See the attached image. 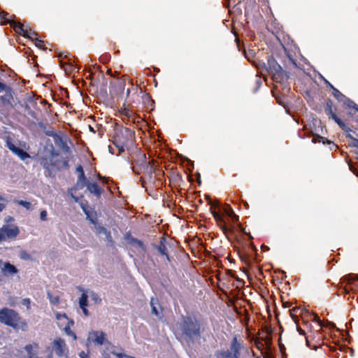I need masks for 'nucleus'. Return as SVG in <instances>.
<instances>
[{"label": "nucleus", "mask_w": 358, "mask_h": 358, "mask_svg": "<svg viewBox=\"0 0 358 358\" xmlns=\"http://www.w3.org/2000/svg\"><path fill=\"white\" fill-rule=\"evenodd\" d=\"M133 170L137 173L141 174V173H145L149 178L150 182L155 181V177L153 173L155 171V168L153 165L150 164V162H146L145 155L141 154L139 159L136 162Z\"/></svg>", "instance_id": "nucleus-1"}, {"label": "nucleus", "mask_w": 358, "mask_h": 358, "mask_svg": "<svg viewBox=\"0 0 358 358\" xmlns=\"http://www.w3.org/2000/svg\"><path fill=\"white\" fill-rule=\"evenodd\" d=\"M20 320V317L15 310L7 308L0 310V322L3 324L17 329Z\"/></svg>", "instance_id": "nucleus-2"}, {"label": "nucleus", "mask_w": 358, "mask_h": 358, "mask_svg": "<svg viewBox=\"0 0 358 358\" xmlns=\"http://www.w3.org/2000/svg\"><path fill=\"white\" fill-rule=\"evenodd\" d=\"M183 333L189 338L199 337L200 336V326L197 320L191 317L183 318L181 324Z\"/></svg>", "instance_id": "nucleus-3"}, {"label": "nucleus", "mask_w": 358, "mask_h": 358, "mask_svg": "<svg viewBox=\"0 0 358 358\" xmlns=\"http://www.w3.org/2000/svg\"><path fill=\"white\" fill-rule=\"evenodd\" d=\"M20 229L16 225L3 224L0 228V242L7 239H15L19 234Z\"/></svg>", "instance_id": "nucleus-4"}, {"label": "nucleus", "mask_w": 358, "mask_h": 358, "mask_svg": "<svg viewBox=\"0 0 358 358\" xmlns=\"http://www.w3.org/2000/svg\"><path fill=\"white\" fill-rule=\"evenodd\" d=\"M242 347V344L238 341L237 337L234 336L231 341L229 349L221 352V358H239L240 350Z\"/></svg>", "instance_id": "nucleus-5"}, {"label": "nucleus", "mask_w": 358, "mask_h": 358, "mask_svg": "<svg viewBox=\"0 0 358 358\" xmlns=\"http://www.w3.org/2000/svg\"><path fill=\"white\" fill-rule=\"evenodd\" d=\"M134 136V132L131 129L122 127L115 133L113 141H120L129 145L133 142Z\"/></svg>", "instance_id": "nucleus-6"}, {"label": "nucleus", "mask_w": 358, "mask_h": 358, "mask_svg": "<svg viewBox=\"0 0 358 358\" xmlns=\"http://www.w3.org/2000/svg\"><path fill=\"white\" fill-rule=\"evenodd\" d=\"M10 24L11 27H13L15 31L20 34H22L24 37L30 38L33 41L37 40L38 34L34 31L31 29H28L27 28H24L23 24L20 22H10Z\"/></svg>", "instance_id": "nucleus-7"}, {"label": "nucleus", "mask_w": 358, "mask_h": 358, "mask_svg": "<svg viewBox=\"0 0 358 358\" xmlns=\"http://www.w3.org/2000/svg\"><path fill=\"white\" fill-rule=\"evenodd\" d=\"M266 69L269 73L273 74L275 78H280L284 73L281 66L273 57L268 58Z\"/></svg>", "instance_id": "nucleus-8"}, {"label": "nucleus", "mask_w": 358, "mask_h": 358, "mask_svg": "<svg viewBox=\"0 0 358 358\" xmlns=\"http://www.w3.org/2000/svg\"><path fill=\"white\" fill-rule=\"evenodd\" d=\"M326 113L332 118L335 122L343 130L350 131V129L346 126V124L333 112L332 106L331 102H327L325 107Z\"/></svg>", "instance_id": "nucleus-9"}, {"label": "nucleus", "mask_w": 358, "mask_h": 358, "mask_svg": "<svg viewBox=\"0 0 358 358\" xmlns=\"http://www.w3.org/2000/svg\"><path fill=\"white\" fill-rule=\"evenodd\" d=\"M106 334L103 331H92L89 333L87 340L94 343L101 345L106 341Z\"/></svg>", "instance_id": "nucleus-10"}, {"label": "nucleus", "mask_w": 358, "mask_h": 358, "mask_svg": "<svg viewBox=\"0 0 358 358\" xmlns=\"http://www.w3.org/2000/svg\"><path fill=\"white\" fill-rule=\"evenodd\" d=\"M52 348L58 357H62L64 355L66 343L64 339L61 338L55 339L52 342Z\"/></svg>", "instance_id": "nucleus-11"}, {"label": "nucleus", "mask_w": 358, "mask_h": 358, "mask_svg": "<svg viewBox=\"0 0 358 358\" xmlns=\"http://www.w3.org/2000/svg\"><path fill=\"white\" fill-rule=\"evenodd\" d=\"M1 270L3 275L12 277L18 273V269L10 262H4L1 267Z\"/></svg>", "instance_id": "nucleus-12"}, {"label": "nucleus", "mask_w": 358, "mask_h": 358, "mask_svg": "<svg viewBox=\"0 0 358 358\" xmlns=\"http://www.w3.org/2000/svg\"><path fill=\"white\" fill-rule=\"evenodd\" d=\"M76 171L79 173L76 187L78 189H83L87 185V178L85 176L82 166H77Z\"/></svg>", "instance_id": "nucleus-13"}, {"label": "nucleus", "mask_w": 358, "mask_h": 358, "mask_svg": "<svg viewBox=\"0 0 358 358\" xmlns=\"http://www.w3.org/2000/svg\"><path fill=\"white\" fill-rule=\"evenodd\" d=\"M88 297L87 293H82L78 300L79 307L86 317L89 316V311L87 308L88 306Z\"/></svg>", "instance_id": "nucleus-14"}, {"label": "nucleus", "mask_w": 358, "mask_h": 358, "mask_svg": "<svg viewBox=\"0 0 358 358\" xmlns=\"http://www.w3.org/2000/svg\"><path fill=\"white\" fill-rule=\"evenodd\" d=\"M325 83L331 87L332 90V94L341 103H343L345 100H346V97L343 94H342L338 90L334 87L328 80L323 78Z\"/></svg>", "instance_id": "nucleus-15"}, {"label": "nucleus", "mask_w": 358, "mask_h": 358, "mask_svg": "<svg viewBox=\"0 0 358 358\" xmlns=\"http://www.w3.org/2000/svg\"><path fill=\"white\" fill-rule=\"evenodd\" d=\"M87 188V190L91 193L96 196L97 197H100L101 194V189L99 187V185L96 182L90 183L87 180V185H85Z\"/></svg>", "instance_id": "nucleus-16"}, {"label": "nucleus", "mask_w": 358, "mask_h": 358, "mask_svg": "<svg viewBox=\"0 0 358 358\" xmlns=\"http://www.w3.org/2000/svg\"><path fill=\"white\" fill-rule=\"evenodd\" d=\"M165 238H162L160 241V244L159 245H156L155 248L157 250L159 253L163 256H165L168 261H170V257L167 252L166 246L164 244Z\"/></svg>", "instance_id": "nucleus-17"}, {"label": "nucleus", "mask_w": 358, "mask_h": 358, "mask_svg": "<svg viewBox=\"0 0 358 358\" xmlns=\"http://www.w3.org/2000/svg\"><path fill=\"white\" fill-rule=\"evenodd\" d=\"M211 213H212L213 217L215 218V220H216L217 224L219 226H220V227L222 229V230L226 231L227 227L225 226V222H224L222 215H220V213H218L217 212L213 210L212 209H211Z\"/></svg>", "instance_id": "nucleus-18"}, {"label": "nucleus", "mask_w": 358, "mask_h": 358, "mask_svg": "<svg viewBox=\"0 0 358 358\" xmlns=\"http://www.w3.org/2000/svg\"><path fill=\"white\" fill-rule=\"evenodd\" d=\"M41 164L44 169L50 172L52 169L54 167V163L52 162V158L43 157L41 159Z\"/></svg>", "instance_id": "nucleus-19"}, {"label": "nucleus", "mask_w": 358, "mask_h": 358, "mask_svg": "<svg viewBox=\"0 0 358 358\" xmlns=\"http://www.w3.org/2000/svg\"><path fill=\"white\" fill-rule=\"evenodd\" d=\"M13 99L12 92L10 88H8L5 94L0 96V100L2 102L3 105L10 104L11 100Z\"/></svg>", "instance_id": "nucleus-20"}, {"label": "nucleus", "mask_w": 358, "mask_h": 358, "mask_svg": "<svg viewBox=\"0 0 358 358\" xmlns=\"http://www.w3.org/2000/svg\"><path fill=\"white\" fill-rule=\"evenodd\" d=\"M55 143L58 146L60 147V148L66 153H69L71 150L70 148L68 146L66 142L64 141V139L60 137L57 136V138L55 139Z\"/></svg>", "instance_id": "nucleus-21"}, {"label": "nucleus", "mask_w": 358, "mask_h": 358, "mask_svg": "<svg viewBox=\"0 0 358 358\" xmlns=\"http://www.w3.org/2000/svg\"><path fill=\"white\" fill-rule=\"evenodd\" d=\"M74 325V322L73 320H69L67 324L64 328V330L66 335L73 337V340L77 339L76 335L71 331V327Z\"/></svg>", "instance_id": "nucleus-22"}, {"label": "nucleus", "mask_w": 358, "mask_h": 358, "mask_svg": "<svg viewBox=\"0 0 358 358\" xmlns=\"http://www.w3.org/2000/svg\"><path fill=\"white\" fill-rule=\"evenodd\" d=\"M38 345L36 343L27 345L24 347V350H26V352L27 353V358H30L31 357H36L34 355V354L33 353V350L34 349H38Z\"/></svg>", "instance_id": "nucleus-23"}, {"label": "nucleus", "mask_w": 358, "mask_h": 358, "mask_svg": "<svg viewBox=\"0 0 358 358\" xmlns=\"http://www.w3.org/2000/svg\"><path fill=\"white\" fill-rule=\"evenodd\" d=\"M158 305V300L155 298H151L150 306L152 308V313L155 315L159 317L161 313L158 310L157 306Z\"/></svg>", "instance_id": "nucleus-24"}, {"label": "nucleus", "mask_w": 358, "mask_h": 358, "mask_svg": "<svg viewBox=\"0 0 358 358\" xmlns=\"http://www.w3.org/2000/svg\"><path fill=\"white\" fill-rule=\"evenodd\" d=\"M14 154L16 155L22 160H24L30 157L29 155L27 152L24 151L22 149L20 148Z\"/></svg>", "instance_id": "nucleus-25"}, {"label": "nucleus", "mask_w": 358, "mask_h": 358, "mask_svg": "<svg viewBox=\"0 0 358 358\" xmlns=\"http://www.w3.org/2000/svg\"><path fill=\"white\" fill-rule=\"evenodd\" d=\"M97 230H98V232L99 234H103L107 240L109 241H112V238H111V236H110V233L109 231H108V230L103 227H99L97 228Z\"/></svg>", "instance_id": "nucleus-26"}, {"label": "nucleus", "mask_w": 358, "mask_h": 358, "mask_svg": "<svg viewBox=\"0 0 358 358\" xmlns=\"http://www.w3.org/2000/svg\"><path fill=\"white\" fill-rule=\"evenodd\" d=\"M88 296L91 298V299L94 302V303L97 304L101 301V298L94 291H90L88 293Z\"/></svg>", "instance_id": "nucleus-27"}, {"label": "nucleus", "mask_w": 358, "mask_h": 358, "mask_svg": "<svg viewBox=\"0 0 358 358\" xmlns=\"http://www.w3.org/2000/svg\"><path fill=\"white\" fill-rule=\"evenodd\" d=\"M343 103L347 107L355 108L356 110L358 111V106L349 98L346 97V100L343 101Z\"/></svg>", "instance_id": "nucleus-28"}, {"label": "nucleus", "mask_w": 358, "mask_h": 358, "mask_svg": "<svg viewBox=\"0 0 358 358\" xmlns=\"http://www.w3.org/2000/svg\"><path fill=\"white\" fill-rule=\"evenodd\" d=\"M48 298L50 303L53 305H57L59 302V297L58 296H52L50 292H47Z\"/></svg>", "instance_id": "nucleus-29"}, {"label": "nucleus", "mask_w": 358, "mask_h": 358, "mask_svg": "<svg viewBox=\"0 0 358 358\" xmlns=\"http://www.w3.org/2000/svg\"><path fill=\"white\" fill-rule=\"evenodd\" d=\"M14 202L20 206H23L27 210L31 209V203L29 201H23V200H15Z\"/></svg>", "instance_id": "nucleus-30"}, {"label": "nucleus", "mask_w": 358, "mask_h": 358, "mask_svg": "<svg viewBox=\"0 0 358 358\" xmlns=\"http://www.w3.org/2000/svg\"><path fill=\"white\" fill-rule=\"evenodd\" d=\"M113 144L118 149L120 152H123L124 151L125 147L127 145L123 143L122 142H120V141H117V142L113 141Z\"/></svg>", "instance_id": "nucleus-31"}, {"label": "nucleus", "mask_w": 358, "mask_h": 358, "mask_svg": "<svg viewBox=\"0 0 358 358\" xmlns=\"http://www.w3.org/2000/svg\"><path fill=\"white\" fill-rule=\"evenodd\" d=\"M120 113L122 114V115L123 116H125L127 117H130L132 116L133 115V113L132 111H131L130 110H129L127 108H126L125 106H124L122 108H121L120 110Z\"/></svg>", "instance_id": "nucleus-32"}, {"label": "nucleus", "mask_w": 358, "mask_h": 358, "mask_svg": "<svg viewBox=\"0 0 358 358\" xmlns=\"http://www.w3.org/2000/svg\"><path fill=\"white\" fill-rule=\"evenodd\" d=\"M6 146L13 153H15L19 148L18 147L15 146L12 142H10L9 141H8L6 142Z\"/></svg>", "instance_id": "nucleus-33"}, {"label": "nucleus", "mask_w": 358, "mask_h": 358, "mask_svg": "<svg viewBox=\"0 0 358 358\" xmlns=\"http://www.w3.org/2000/svg\"><path fill=\"white\" fill-rule=\"evenodd\" d=\"M55 316H56V319L57 320H61L62 319H65L67 320V322H69V320H70L67 315H66V313H57L55 314Z\"/></svg>", "instance_id": "nucleus-34"}, {"label": "nucleus", "mask_w": 358, "mask_h": 358, "mask_svg": "<svg viewBox=\"0 0 358 358\" xmlns=\"http://www.w3.org/2000/svg\"><path fill=\"white\" fill-rule=\"evenodd\" d=\"M300 310L299 308H294L292 310H290V315L294 320V322L296 324V317L295 316V314L297 313Z\"/></svg>", "instance_id": "nucleus-35"}, {"label": "nucleus", "mask_w": 358, "mask_h": 358, "mask_svg": "<svg viewBox=\"0 0 358 358\" xmlns=\"http://www.w3.org/2000/svg\"><path fill=\"white\" fill-rule=\"evenodd\" d=\"M129 241L130 243H136L140 247H142L143 245V243L141 241H139V240L132 238V237L129 238Z\"/></svg>", "instance_id": "nucleus-36"}, {"label": "nucleus", "mask_w": 358, "mask_h": 358, "mask_svg": "<svg viewBox=\"0 0 358 358\" xmlns=\"http://www.w3.org/2000/svg\"><path fill=\"white\" fill-rule=\"evenodd\" d=\"M8 15V13H6V12H4V11H3V12H0V17H1V18H3V19H4V20H6V23L10 24V22H14L13 20H10V19H8V18L6 17V16H7Z\"/></svg>", "instance_id": "nucleus-37"}, {"label": "nucleus", "mask_w": 358, "mask_h": 358, "mask_svg": "<svg viewBox=\"0 0 358 358\" xmlns=\"http://www.w3.org/2000/svg\"><path fill=\"white\" fill-rule=\"evenodd\" d=\"M20 258L24 260H29L31 259V256L25 251H22L20 253Z\"/></svg>", "instance_id": "nucleus-38"}, {"label": "nucleus", "mask_w": 358, "mask_h": 358, "mask_svg": "<svg viewBox=\"0 0 358 358\" xmlns=\"http://www.w3.org/2000/svg\"><path fill=\"white\" fill-rule=\"evenodd\" d=\"M47 215H48L47 211L45 210H43L40 213V219L42 221H45L47 220Z\"/></svg>", "instance_id": "nucleus-39"}, {"label": "nucleus", "mask_w": 358, "mask_h": 358, "mask_svg": "<svg viewBox=\"0 0 358 358\" xmlns=\"http://www.w3.org/2000/svg\"><path fill=\"white\" fill-rule=\"evenodd\" d=\"M344 131L346 133V137L351 139L352 142H353V139H356L352 135V133L355 134V132L354 131H352V129H350V131Z\"/></svg>", "instance_id": "nucleus-40"}, {"label": "nucleus", "mask_w": 358, "mask_h": 358, "mask_svg": "<svg viewBox=\"0 0 358 358\" xmlns=\"http://www.w3.org/2000/svg\"><path fill=\"white\" fill-rule=\"evenodd\" d=\"M227 215L229 216V217H231L234 220H237L238 219V216H236L234 213V212L233 211L232 209H231L230 210L227 211Z\"/></svg>", "instance_id": "nucleus-41"}, {"label": "nucleus", "mask_w": 358, "mask_h": 358, "mask_svg": "<svg viewBox=\"0 0 358 358\" xmlns=\"http://www.w3.org/2000/svg\"><path fill=\"white\" fill-rule=\"evenodd\" d=\"M34 41H35L36 46L39 48H42L43 41L41 40H39L38 38H37V40H34Z\"/></svg>", "instance_id": "nucleus-42"}, {"label": "nucleus", "mask_w": 358, "mask_h": 358, "mask_svg": "<svg viewBox=\"0 0 358 358\" xmlns=\"http://www.w3.org/2000/svg\"><path fill=\"white\" fill-rule=\"evenodd\" d=\"M101 358H110V353L107 352L106 351H103L101 353Z\"/></svg>", "instance_id": "nucleus-43"}, {"label": "nucleus", "mask_w": 358, "mask_h": 358, "mask_svg": "<svg viewBox=\"0 0 358 358\" xmlns=\"http://www.w3.org/2000/svg\"><path fill=\"white\" fill-rule=\"evenodd\" d=\"M79 357L80 358H89L88 354L85 352L84 351H82L79 353Z\"/></svg>", "instance_id": "nucleus-44"}, {"label": "nucleus", "mask_w": 358, "mask_h": 358, "mask_svg": "<svg viewBox=\"0 0 358 358\" xmlns=\"http://www.w3.org/2000/svg\"><path fill=\"white\" fill-rule=\"evenodd\" d=\"M344 279H345V280H347V281H349V282H350V281H352V280H355V278H353V276H352V275H350V274H349V275H345V276L344 277Z\"/></svg>", "instance_id": "nucleus-45"}, {"label": "nucleus", "mask_w": 358, "mask_h": 358, "mask_svg": "<svg viewBox=\"0 0 358 358\" xmlns=\"http://www.w3.org/2000/svg\"><path fill=\"white\" fill-rule=\"evenodd\" d=\"M50 155H51L50 158L52 159L53 157H58L59 155V153L58 152H56L54 150H52L50 152Z\"/></svg>", "instance_id": "nucleus-46"}, {"label": "nucleus", "mask_w": 358, "mask_h": 358, "mask_svg": "<svg viewBox=\"0 0 358 358\" xmlns=\"http://www.w3.org/2000/svg\"><path fill=\"white\" fill-rule=\"evenodd\" d=\"M14 221V217H12V216H7L6 218H5V222L6 223H8V222H11Z\"/></svg>", "instance_id": "nucleus-47"}, {"label": "nucleus", "mask_w": 358, "mask_h": 358, "mask_svg": "<svg viewBox=\"0 0 358 358\" xmlns=\"http://www.w3.org/2000/svg\"><path fill=\"white\" fill-rule=\"evenodd\" d=\"M77 289H78L80 292H81L82 293H87V294H88V293H89V292H90V291H88V290L85 289L83 287H80V286L78 287H77Z\"/></svg>", "instance_id": "nucleus-48"}, {"label": "nucleus", "mask_w": 358, "mask_h": 358, "mask_svg": "<svg viewBox=\"0 0 358 358\" xmlns=\"http://www.w3.org/2000/svg\"><path fill=\"white\" fill-rule=\"evenodd\" d=\"M7 88L6 85L0 82V93Z\"/></svg>", "instance_id": "nucleus-49"}, {"label": "nucleus", "mask_w": 358, "mask_h": 358, "mask_svg": "<svg viewBox=\"0 0 358 358\" xmlns=\"http://www.w3.org/2000/svg\"><path fill=\"white\" fill-rule=\"evenodd\" d=\"M296 329H297V331L298 332L301 334V335H305V331L304 330H303L301 327H299L298 325H296Z\"/></svg>", "instance_id": "nucleus-50"}, {"label": "nucleus", "mask_w": 358, "mask_h": 358, "mask_svg": "<svg viewBox=\"0 0 358 358\" xmlns=\"http://www.w3.org/2000/svg\"><path fill=\"white\" fill-rule=\"evenodd\" d=\"M23 304L29 306L30 304L29 299H24Z\"/></svg>", "instance_id": "nucleus-51"}, {"label": "nucleus", "mask_w": 358, "mask_h": 358, "mask_svg": "<svg viewBox=\"0 0 358 358\" xmlns=\"http://www.w3.org/2000/svg\"><path fill=\"white\" fill-rule=\"evenodd\" d=\"M6 208V204L0 203V212L3 211V210Z\"/></svg>", "instance_id": "nucleus-52"}, {"label": "nucleus", "mask_w": 358, "mask_h": 358, "mask_svg": "<svg viewBox=\"0 0 358 358\" xmlns=\"http://www.w3.org/2000/svg\"><path fill=\"white\" fill-rule=\"evenodd\" d=\"M314 320H315V322H317L318 323H320V319H319L317 315H314Z\"/></svg>", "instance_id": "nucleus-53"}, {"label": "nucleus", "mask_w": 358, "mask_h": 358, "mask_svg": "<svg viewBox=\"0 0 358 358\" xmlns=\"http://www.w3.org/2000/svg\"><path fill=\"white\" fill-rule=\"evenodd\" d=\"M290 60L292 61V64H293L294 66H296V62H294V59H290Z\"/></svg>", "instance_id": "nucleus-54"}, {"label": "nucleus", "mask_w": 358, "mask_h": 358, "mask_svg": "<svg viewBox=\"0 0 358 358\" xmlns=\"http://www.w3.org/2000/svg\"><path fill=\"white\" fill-rule=\"evenodd\" d=\"M5 201V199L2 196H0V201Z\"/></svg>", "instance_id": "nucleus-55"}, {"label": "nucleus", "mask_w": 358, "mask_h": 358, "mask_svg": "<svg viewBox=\"0 0 358 358\" xmlns=\"http://www.w3.org/2000/svg\"><path fill=\"white\" fill-rule=\"evenodd\" d=\"M90 131H92V132H94V129L91 126L90 127Z\"/></svg>", "instance_id": "nucleus-56"}, {"label": "nucleus", "mask_w": 358, "mask_h": 358, "mask_svg": "<svg viewBox=\"0 0 358 358\" xmlns=\"http://www.w3.org/2000/svg\"><path fill=\"white\" fill-rule=\"evenodd\" d=\"M110 148H110V146H109V150H110V152L111 153H113L112 150H110Z\"/></svg>", "instance_id": "nucleus-57"}, {"label": "nucleus", "mask_w": 358, "mask_h": 358, "mask_svg": "<svg viewBox=\"0 0 358 358\" xmlns=\"http://www.w3.org/2000/svg\"><path fill=\"white\" fill-rule=\"evenodd\" d=\"M0 263H2V261H1V260H0Z\"/></svg>", "instance_id": "nucleus-58"}, {"label": "nucleus", "mask_w": 358, "mask_h": 358, "mask_svg": "<svg viewBox=\"0 0 358 358\" xmlns=\"http://www.w3.org/2000/svg\"><path fill=\"white\" fill-rule=\"evenodd\" d=\"M257 358H260V357H257Z\"/></svg>", "instance_id": "nucleus-59"}]
</instances>
